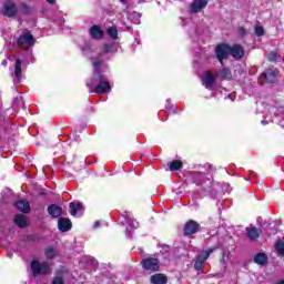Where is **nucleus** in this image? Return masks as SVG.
Here are the masks:
<instances>
[{"label": "nucleus", "instance_id": "1", "mask_svg": "<svg viewBox=\"0 0 284 284\" xmlns=\"http://www.w3.org/2000/svg\"><path fill=\"white\" fill-rule=\"evenodd\" d=\"M0 14L2 17H7L8 19H14L19 16V8L17 7V2L12 0H7L0 10Z\"/></svg>", "mask_w": 284, "mask_h": 284}, {"label": "nucleus", "instance_id": "2", "mask_svg": "<svg viewBox=\"0 0 284 284\" xmlns=\"http://www.w3.org/2000/svg\"><path fill=\"white\" fill-rule=\"evenodd\" d=\"M31 272L33 276H39L41 274H50V264L48 262H39V260H33L31 262Z\"/></svg>", "mask_w": 284, "mask_h": 284}, {"label": "nucleus", "instance_id": "3", "mask_svg": "<svg viewBox=\"0 0 284 284\" xmlns=\"http://www.w3.org/2000/svg\"><path fill=\"white\" fill-rule=\"evenodd\" d=\"M34 37L30 31H28L19 37L17 44L19 48H21V50H29L32 48V45H34Z\"/></svg>", "mask_w": 284, "mask_h": 284}, {"label": "nucleus", "instance_id": "4", "mask_svg": "<svg viewBox=\"0 0 284 284\" xmlns=\"http://www.w3.org/2000/svg\"><path fill=\"white\" fill-rule=\"evenodd\" d=\"M215 54L217 61L223 63V61L230 59L231 57V45L227 43H221L215 48Z\"/></svg>", "mask_w": 284, "mask_h": 284}, {"label": "nucleus", "instance_id": "5", "mask_svg": "<svg viewBox=\"0 0 284 284\" xmlns=\"http://www.w3.org/2000/svg\"><path fill=\"white\" fill-rule=\"evenodd\" d=\"M278 78V70L276 69H266L260 75V83L263 85L264 83H276Z\"/></svg>", "mask_w": 284, "mask_h": 284}, {"label": "nucleus", "instance_id": "6", "mask_svg": "<svg viewBox=\"0 0 284 284\" xmlns=\"http://www.w3.org/2000/svg\"><path fill=\"white\" fill-rule=\"evenodd\" d=\"M201 232V224L194 220H189L183 226V236H193Z\"/></svg>", "mask_w": 284, "mask_h": 284}, {"label": "nucleus", "instance_id": "7", "mask_svg": "<svg viewBox=\"0 0 284 284\" xmlns=\"http://www.w3.org/2000/svg\"><path fill=\"white\" fill-rule=\"evenodd\" d=\"M141 265L143 270H146L149 272H159L161 270V262L159 258L154 257H146L142 260Z\"/></svg>", "mask_w": 284, "mask_h": 284}, {"label": "nucleus", "instance_id": "8", "mask_svg": "<svg viewBox=\"0 0 284 284\" xmlns=\"http://www.w3.org/2000/svg\"><path fill=\"white\" fill-rule=\"evenodd\" d=\"M90 92H94L95 94H108L112 92V85H110V81L108 78L102 80L99 84H97Z\"/></svg>", "mask_w": 284, "mask_h": 284}, {"label": "nucleus", "instance_id": "9", "mask_svg": "<svg viewBox=\"0 0 284 284\" xmlns=\"http://www.w3.org/2000/svg\"><path fill=\"white\" fill-rule=\"evenodd\" d=\"M105 79H106V77H105V74H103V72L93 71V75L91 78V81L88 82L87 85H88V88L93 90L94 88H97V85H99Z\"/></svg>", "mask_w": 284, "mask_h": 284}, {"label": "nucleus", "instance_id": "10", "mask_svg": "<svg viewBox=\"0 0 284 284\" xmlns=\"http://www.w3.org/2000/svg\"><path fill=\"white\" fill-rule=\"evenodd\" d=\"M47 212L51 219H61V216H63V207L58 204L49 205Z\"/></svg>", "mask_w": 284, "mask_h": 284}, {"label": "nucleus", "instance_id": "11", "mask_svg": "<svg viewBox=\"0 0 284 284\" xmlns=\"http://www.w3.org/2000/svg\"><path fill=\"white\" fill-rule=\"evenodd\" d=\"M58 230L60 232H70L72 230V221L68 217H59Z\"/></svg>", "mask_w": 284, "mask_h": 284}, {"label": "nucleus", "instance_id": "12", "mask_svg": "<svg viewBox=\"0 0 284 284\" xmlns=\"http://www.w3.org/2000/svg\"><path fill=\"white\" fill-rule=\"evenodd\" d=\"M231 57L237 61L243 59L245 57V49L241 44H233L231 47Z\"/></svg>", "mask_w": 284, "mask_h": 284}, {"label": "nucleus", "instance_id": "13", "mask_svg": "<svg viewBox=\"0 0 284 284\" xmlns=\"http://www.w3.org/2000/svg\"><path fill=\"white\" fill-rule=\"evenodd\" d=\"M209 1L210 0H193L190 7L191 12H201V10L207 8Z\"/></svg>", "mask_w": 284, "mask_h": 284}, {"label": "nucleus", "instance_id": "14", "mask_svg": "<svg viewBox=\"0 0 284 284\" xmlns=\"http://www.w3.org/2000/svg\"><path fill=\"white\" fill-rule=\"evenodd\" d=\"M261 234H263V230L258 227H255V226L246 227V236L250 241H256V239H258Z\"/></svg>", "mask_w": 284, "mask_h": 284}, {"label": "nucleus", "instance_id": "15", "mask_svg": "<svg viewBox=\"0 0 284 284\" xmlns=\"http://www.w3.org/2000/svg\"><path fill=\"white\" fill-rule=\"evenodd\" d=\"M203 83L207 90H212L214 88V83H216V78L210 72H206L203 78Z\"/></svg>", "mask_w": 284, "mask_h": 284}, {"label": "nucleus", "instance_id": "16", "mask_svg": "<svg viewBox=\"0 0 284 284\" xmlns=\"http://www.w3.org/2000/svg\"><path fill=\"white\" fill-rule=\"evenodd\" d=\"M16 207L19 210V212H22L23 214H29L30 212V202L28 200H20L16 202Z\"/></svg>", "mask_w": 284, "mask_h": 284}, {"label": "nucleus", "instance_id": "17", "mask_svg": "<svg viewBox=\"0 0 284 284\" xmlns=\"http://www.w3.org/2000/svg\"><path fill=\"white\" fill-rule=\"evenodd\" d=\"M90 34L92 39H103V37L105 36V32L101 30V27L93 26L90 29Z\"/></svg>", "mask_w": 284, "mask_h": 284}, {"label": "nucleus", "instance_id": "18", "mask_svg": "<svg viewBox=\"0 0 284 284\" xmlns=\"http://www.w3.org/2000/svg\"><path fill=\"white\" fill-rule=\"evenodd\" d=\"M151 283L152 284H168V277L165 274L156 273L151 276Z\"/></svg>", "mask_w": 284, "mask_h": 284}, {"label": "nucleus", "instance_id": "19", "mask_svg": "<svg viewBox=\"0 0 284 284\" xmlns=\"http://www.w3.org/2000/svg\"><path fill=\"white\" fill-rule=\"evenodd\" d=\"M13 221L16 225L21 230H23L24 227H28V220H26V215L23 214L16 215Z\"/></svg>", "mask_w": 284, "mask_h": 284}, {"label": "nucleus", "instance_id": "20", "mask_svg": "<svg viewBox=\"0 0 284 284\" xmlns=\"http://www.w3.org/2000/svg\"><path fill=\"white\" fill-rule=\"evenodd\" d=\"M268 260L270 257H267V254L265 253H257L253 258L254 263H256L257 265H267Z\"/></svg>", "mask_w": 284, "mask_h": 284}, {"label": "nucleus", "instance_id": "21", "mask_svg": "<svg viewBox=\"0 0 284 284\" xmlns=\"http://www.w3.org/2000/svg\"><path fill=\"white\" fill-rule=\"evenodd\" d=\"M23 64V61H21V59H17L16 60V64H14V77H16V81L17 83H19V81H21V65Z\"/></svg>", "mask_w": 284, "mask_h": 284}, {"label": "nucleus", "instance_id": "22", "mask_svg": "<svg viewBox=\"0 0 284 284\" xmlns=\"http://www.w3.org/2000/svg\"><path fill=\"white\" fill-rule=\"evenodd\" d=\"M69 207L71 210V216H77V213L79 211L83 210V203H81V202H78V203L71 202L69 204Z\"/></svg>", "mask_w": 284, "mask_h": 284}, {"label": "nucleus", "instance_id": "23", "mask_svg": "<svg viewBox=\"0 0 284 284\" xmlns=\"http://www.w3.org/2000/svg\"><path fill=\"white\" fill-rule=\"evenodd\" d=\"M168 166L171 172H176L183 168V162L180 160H174L168 163Z\"/></svg>", "mask_w": 284, "mask_h": 284}, {"label": "nucleus", "instance_id": "24", "mask_svg": "<svg viewBox=\"0 0 284 284\" xmlns=\"http://www.w3.org/2000/svg\"><path fill=\"white\" fill-rule=\"evenodd\" d=\"M23 16L32 14V8L28 6L26 2L20 3V9L18 10V13Z\"/></svg>", "mask_w": 284, "mask_h": 284}, {"label": "nucleus", "instance_id": "25", "mask_svg": "<svg viewBox=\"0 0 284 284\" xmlns=\"http://www.w3.org/2000/svg\"><path fill=\"white\" fill-rule=\"evenodd\" d=\"M219 79H232V71L229 68H223L217 72Z\"/></svg>", "mask_w": 284, "mask_h": 284}, {"label": "nucleus", "instance_id": "26", "mask_svg": "<svg viewBox=\"0 0 284 284\" xmlns=\"http://www.w3.org/2000/svg\"><path fill=\"white\" fill-rule=\"evenodd\" d=\"M217 250V247H212L205 251H202L200 253V255L197 256V258L202 260V261H206V258H210V254H212V252H215Z\"/></svg>", "mask_w": 284, "mask_h": 284}, {"label": "nucleus", "instance_id": "27", "mask_svg": "<svg viewBox=\"0 0 284 284\" xmlns=\"http://www.w3.org/2000/svg\"><path fill=\"white\" fill-rule=\"evenodd\" d=\"M106 33L109 34V37H111L113 40L119 39V30L116 29V27H111L106 30Z\"/></svg>", "mask_w": 284, "mask_h": 284}, {"label": "nucleus", "instance_id": "28", "mask_svg": "<svg viewBox=\"0 0 284 284\" xmlns=\"http://www.w3.org/2000/svg\"><path fill=\"white\" fill-rule=\"evenodd\" d=\"M44 254L47 258H54V256H57V251L54 247L50 246L44 251Z\"/></svg>", "mask_w": 284, "mask_h": 284}, {"label": "nucleus", "instance_id": "29", "mask_svg": "<svg viewBox=\"0 0 284 284\" xmlns=\"http://www.w3.org/2000/svg\"><path fill=\"white\" fill-rule=\"evenodd\" d=\"M203 267H205V262L197 257L194 263V270H196V272H201V270H203Z\"/></svg>", "mask_w": 284, "mask_h": 284}, {"label": "nucleus", "instance_id": "30", "mask_svg": "<svg viewBox=\"0 0 284 284\" xmlns=\"http://www.w3.org/2000/svg\"><path fill=\"white\" fill-rule=\"evenodd\" d=\"M275 250H276L278 256H284V242H277L275 244Z\"/></svg>", "mask_w": 284, "mask_h": 284}, {"label": "nucleus", "instance_id": "31", "mask_svg": "<svg viewBox=\"0 0 284 284\" xmlns=\"http://www.w3.org/2000/svg\"><path fill=\"white\" fill-rule=\"evenodd\" d=\"M92 64H93V68H94L93 72H102L101 71V65H103L102 60L95 59Z\"/></svg>", "mask_w": 284, "mask_h": 284}, {"label": "nucleus", "instance_id": "32", "mask_svg": "<svg viewBox=\"0 0 284 284\" xmlns=\"http://www.w3.org/2000/svg\"><path fill=\"white\" fill-rule=\"evenodd\" d=\"M267 60H268L271 63H276V61H278V53H276V52H271V53H268Z\"/></svg>", "mask_w": 284, "mask_h": 284}, {"label": "nucleus", "instance_id": "33", "mask_svg": "<svg viewBox=\"0 0 284 284\" xmlns=\"http://www.w3.org/2000/svg\"><path fill=\"white\" fill-rule=\"evenodd\" d=\"M255 34L256 37H263L265 34V29L262 26H255Z\"/></svg>", "mask_w": 284, "mask_h": 284}, {"label": "nucleus", "instance_id": "34", "mask_svg": "<svg viewBox=\"0 0 284 284\" xmlns=\"http://www.w3.org/2000/svg\"><path fill=\"white\" fill-rule=\"evenodd\" d=\"M51 284H65V280H63V277H61V276H55V277H53Z\"/></svg>", "mask_w": 284, "mask_h": 284}, {"label": "nucleus", "instance_id": "35", "mask_svg": "<svg viewBox=\"0 0 284 284\" xmlns=\"http://www.w3.org/2000/svg\"><path fill=\"white\" fill-rule=\"evenodd\" d=\"M103 52H104L105 54L112 52V44H108V43L104 44V45H103Z\"/></svg>", "mask_w": 284, "mask_h": 284}, {"label": "nucleus", "instance_id": "36", "mask_svg": "<svg viewBox=\"0 0 284 284\" xmlns=\"http://www.w3.org/2000/svg\"><path fill=\"white\" fill-rule=\"evenodd\" d=\"M239 34H240V37H245V34H247V31L243 27H240Z\"/></svg>", "mask_w": 284, "mask_h": 284}, {"label": "nucleus", "instance_id": "37", "mask_svg": "<svg viewBox=\"0 0 284 284\" xmlns=\"http://www.w3.org/2000/svg\"><path fill=\"white\" fill-rule=\"evenodd\" d=\"M51 6H54L57 3V0H47Z\"/></svg>", "mask_w": 284, "mask_h": 284}, {"label": "nucleus", "instance_id": "38", "mask_svg": "<svg viewBox=\"0 0 284 284\" xmlns=\"http://www.w3.org/2000/svg\"><path fill=\"white\" fill-rule=\"evenodd\" d=\"M100 225H101V222H95L94 225H93V227L97 229V227H99Z\"/></svg>", "mask_w": 284, "mask_h": 284}, {"label": "nucleus", "instance_id": "39", "mask_svg": "<svg viewBox=\"0 0 284 284\" xmlns=\"http://www.w3.org/2000/svg\"><path fill=\"white\" fill-rule=\"evenodd\" d=\"M267 120H262V125H267Z\"/></svg>", "mask_w": 284, "mask_h": 284}, {"label": "nucleus", "instance_id": "40", "mask_svg": "<svg viewBox=\"0 0 284 284\" xmlns=\"http://www.w3.org/2000/svg\"><path fill=\"white\" fill-rule=\"evenodd\" d=\"M272 227L268 225L265 230H266V234H272L268 232V230H271Z\"/></svg>", "mask_w": 284, "mask_h": 284}, {"label": "nucleus", "instance_id": "41", "mask_svg": "<svg viewBox=\"0 0 284 284\" xmlns=\"http://www.w3.org/2000/svg\"><path fill=\"white\" fill-rule=\"evenodd\" d=\"M32 240H34V235L29 236V241H32Z\"/></svg>", "mask_w": 284, "mask_h": 284}, {"label": "nucleus", "instance_id": "42", "mask_svg": "<svg viewBox=\"0 0 284 284\" xmlns=\"http://www.w3.org/2000/svg\"><path fill=\"white\" fill-rule=\"evenodd\" d=\"M8 63V61L3 60L2 61V65H6Z\"/></svg>", "mask_w": 284, "mask_h": 284}, {"label": "nucleus", "instance_id": "43", "mask_svg": "<svg viewBox=\"0 0 284 284\" xmlns=\"http://www.w3.org/2000/svg\"><path fill=\"white\" fill-rule=\"evenodd\" d=\"M122 3H125L128 0H120Z\"/></svg>", "mask_w": 284, "mask_h": 284}, {"label": "nucleus", "instance_id": "44", "mask_svg": "<svg viewBox=\"0 0 284 284\" xmlns=\"http://www.w3.org/2000/svg\"><path fill=\"white\" fill-rule=\"evenodd\" d=\"M165 247H166L168 250H170V246H169V245H166Z\"/></svg>", "mask_w": 284, "mask_h": 284}, {"label": "nucleus", "instance_id": "45", "mask_svg": "<svg viewBox=\"0 0 284 284\" xmlns=\"http://www.w3.org/2000/svg\"><path fill=\"white\" fill-rule=\"evenodd\" d=\"M40 194H42V195H43V194H45V193H40Z\"/></svg>", "mask_w": 284, "mask_h": 284}]
</instances>
